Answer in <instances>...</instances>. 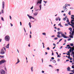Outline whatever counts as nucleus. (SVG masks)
Returning <instances> with one entry per match:
<instances>
[{"label":"nucleus","mask_w":74,"mask_h":74,"mask_svg":"<svg viewBox=\"0 0 74 74\" xmlns=\"http://www.w3.org/2000/svg\"><path fill=\"white\" fill-rule=\"evenodd\" d=\"M4 39L6 41H7V42H9V41H10V37L8 35H6L5 36Z\"/></svg>","instance_id":"1"},{"label":"nucleus","mask_w":74,"mask_h":74,"mask_svg":"<svg viewBox=\"0 0 74 74\" xmlns=\"http://www.w3.org/2000/svg\"><path fill=\"white\" fill-rule=\"evenodd\" d=\"M4 6H5V4L4 3V1L2 2V9L1 10V12L2 14H4Z\"/></svg>","instance_id":"2"},{"label":"nucleus","mask_w":74,"mask_h":74,"mask_svg":"<svg viewBox=\"0 0 74 74\" xmlns=\"http://www.w3.org/2000/svg\"><path fill=\"white\" fill-rule=\"evenodd\" d=\"M42 2V0H38L37 1V3H36V5H38V4H41Z\"/></svg>","instance_id":"3"},{"label":"nucleus","mask_w":74,"mask_h":74,"mask_svg":"<svg viewBox=\"0 0 74 74\" xmlns=\"http://www.w3.org/2000/svg\"><path fill=\"white\" fill-rule=\"evenodd\" d=\"M42 7V5L41 4H40V5L39 6V7L40 8V9H36L35 10L36 12H37V11H41V7Z\"/></svg>","instance_id":"4"},{"label":"nucleus","mask_w":74,"mask_h":74,"mask_svg":"<svg viewBox=\"0 0 74 74\" xmlns=\"http://www.w3.org/2000/svg\"><path fill=\"white\" fill-rule=\"evenodd\" d=\"M61 33V32H60V31L58 32H57L58 35L57 36V37H58V38H61V36H60V34Z\"/></svg>","instance_id":"5"},{"label":"nucleus","mask_w":74,"mask_h":74,"mask_svg":"<svg viewBox=\"0 0 74 74\" xmlns=\"http://www.w3.org/2000/svg\"><path fill=\"white\" fill-rule=\"evenodd\" d=\"M5 62H6V61L5 60H3L0 61V64H1L2 63H4Z\"/></svg>","instance_id":"6"},{"label":"nucleus","mask_w":74,"mask_h":74,"mask_svg":"<svg viewBox=\"0 0 74 74\" xmlns=\"http://www.w3.org/2000/svg\"><path fill=\"white\" fill-rule=\"evenodd\" d=\"M1 74H5V71L3 69H1Z\"/></svg>","instance_id":"7"},{"label":"nucleus","mask_w":74,"mask_h":74,"mask_svg":"<svg viewBox=\"0 0 74 74\" xmlns=\"http://www.w3.org/2000/svg\"><path fill=\"white\" fill-rule=\"evenodd\" d=\"M0 53L1 55H4L5 53V52L4 51L3 49H2L1 50Z\"/></svg>","instance_id":"8"},{"label":"nucleus","mask_w":74,"mask_h":74,"mask_svg":"<svg viewBox=\"0 0 74 74\" xmlns=\"http://www.w3.org/2000/svg\"><path fill=\"white\" fill-rule=\"evenodd\" d=\"M61 36H61L62 37H63V38H67V37H64V36H66V35H64L63 33H62V32H61Z\"/></svg>","instance_id":"9"},{"label":"nucleus","mask_w":74,"mask_h":74,"mask_svg":"<svg viewBox=\"0 0 74 74\" xmlns=\"http://www.w3.org/2000/svg\"><path fill=\"white\" fill-rule=\"evenodd\" d=\"M38 11L35 12L34 13H33V15L34 16H37V15H38Z\"/></svg>","instance_id":"10"},{"label":"nucleus","mask_w":74,"mask_h":74,"mask_svg":"<svg viewBox=\"0 0 74 74\" xmlns=\"http://www.w3.org/2000/svg\"><path fill=\"white\" fill-rule=\"evenodd\" d=\"M27 16H28V17L30 19H32V18H33V17L32 16H30L29 14H27Z\"/></svg>","instance_id":"11"},{"label":"nucleus","mask_w":74,"mask_h":74,"mask_svg":"<svg viewBox=\"0 0 74 74\" xmlns=\"http://www.w3.org/2000/svg\"><path fill=\"white\" fill-rule=\"evenodd\" d=\"M72 24H69L70 26H73L74 25V23L73 22L71 23Z\"/></svg>","instance_id":"12"},{"label":"nucleus","mask_w":74,"mask_h":74,"mask_svg":"<svg viewBox=\"0 0 74 74\" xmlns=\"http://www.w3.org/2000/svg\"><path fill=\"white\" fill-rule=\"evenodd\" d=\"M9 46H10V43H9L5 47L6 48H9Z\"/></svg>","instance_id":"13"},{"label":"nucleus","mask_w":74,"mask_h":74,"mask_svg":"<svg viewBox=\"0 0 74 74\" xmlns=\"http://www.w3.org/2000/svg\"><path fill=\"white\" fill-rule=\"evenodd\" d=\"M19 62H20V61L19 60V59L18 58L17 62L16 63V64H18V63H19Z\"/></svg>","instance_id":"14"},{"label":"nucleus","mask_w":74,"mask_h":74,"mask_svg":"<svg viewBox=\"0 0 74 74\" xmlns=\"http://www.w3.org/2000/svg\"><path fill=\"white\" fill-rule=\"evenodd\" d=\"M67 69L68 71H70V67H68V68H67Z\"/></svg>","instance_id":"15"},{"label":"nucleus","mask_w":74,"mask_h":74,"mask_svg":"<svg viewBox=\"0 0 74 74\" xmlns=\"http://www.w3.org/2000/svg\"><path fill=\"white\" fill-rule=\"evenodd\" d=\"M31 72H33V67L32 66L31 68Z\"/></svg>","instance_id":"16"},{"label":"nucleus","mask_w":74,"mask_h":74,"mask_svg":"<svg viewBox=\"0 0 74 74\" xmlns=\"http://www.w3.org/2000/svg\"><path fill=\"white\" fill-rule=\"evenodd\" d=\"M29 26L30 28H31V27H32V25H31V23H30V22L29 23Z\"/></svg>","instance_id":"17"},{"label":"nucleus","mask_w":74,"mask_h":74,"mask_svg":"<svg viewBox=\"0 0 74 74\" xmlns=\"http://www.w3.org/2000/svg\"><path fill=\"white\" fill-rule=\"evenodd\" d=\"M69 29L70 30V32H72V28H71V27H69Z\"/></svg>","instance_id":"18"},{"label":"nucleus","mask_w":74,"mask_h":74,"mask_svg":"<svg viewBox=\"0 0 74 74\" xmlns=\"http://www.w3.org/2000/svg\"><path fill=\"white\" fill-rule=\"evenodd\" d=\"M72 34H71V36H73L74 35V31H72Z\"/></svg>","instance_id":"19"},{"label":"nucleus","mask_w":74,"mask_h":74,"mask_svg":"<svg viewBox=\"0 0 74 74\" xmlns=\"http://www.w3.org/2000/svg\"><path fill=\"white\" fill-rule=\"evenodd\" d=\"M61 23H60L58 25L59 26H60V27H63V26H62L61 24Z\"/></svg>","instance_id":"20"},{"label":"nucleus","mask_w":74,"mask_h":74,"mask_svg":"<svg viewBox=\"0 0 74 74\" xmlns=\"http://www.w3.org/2000/svg\"><path fill=\"white\" fill-rule=\"evenodd\" d=\"M73 36V35H70L69 36L70 37V38H73V36Z\"/></svg>","instance_id":"21"},{"label":"nucleus","mask_w":74,"mask_h":74,"mask_svg":"<svg viewBox=\"0 0 74 74\" xmlns=\"http://www.w3.org/2000/svg\"><path fill=\"white\" fill-rule=\"evenodd\" d=\"M70 45H71V46L72 47H73V46H74V44L73 43H71L70 44Z\"/></svg>","instance_id":"22"},{"label":"nucleus","mask_w":74,"mask_h":74,"mask_svg":"<svg viewBox=\"0 0 74 74\" xmlns=\"http://www.w3.org/2000/svg\"><path fill=\"white\" fill-rule=\"evenodd\" d=\"M43 2H44V3H45V4H47V3L48 2V1H44Z\"/></svg>","instance_id":"23"},{"label":"nucleus","mask_w":74,"mask_h":74,"mask_svg":"<svg viewBox=\"0 0 74 74\" xmlns=\"http://www.w3.org/2000/svg\"><path fill=\"white\" fill-rule=\"evenodd\" d=\"M66 54H67V55H68L69 56H70V53H66Z\"/></svg>","instance_id":"24"},{"label":"nucleus","mask_w":74,"mask_h":74,"mask_svg":"<svg viewBox=\"0 0 74 74\" xmlns=\"http://www.w3.org/2000/svg\"><path fill=\"white\" fill-rule=\"evenodd\" d=\"M58 38L57 37H56V38H54V40H58Z\"/></svg>","instance_id":"25"},{"label":"nucleus","mask_w":74,"mask_h":74,"mask_svg":"<svg viewBox=\"0 0 74 74\" xmlns=\"http://www.w3.org/2000/svg\"><path fill=\"white\" fill-rule=\"evenodd\" d=\"M42 34H43V35H44V36H45V35H46V33L45 32L43 33H42Z\"/></svg>","instance_id":"26"},{"label":"nucleus","mask_w":74,"mask_h":74,"mask_svg":"<svg viewBox=\"0 0 74 74\" xmlns=\"http://www.w3.org/2000/svg\"><path fill=\"white\" fill-rule=\"evenodd\" d=\"M68 14H69V15H71V11H69V12L68 13Z\"/></svg>","instance_id":"27"},{"label":"nucleus","mask_w":74,"mask_h":74,"mask_svg":"<svg viewBox=\"0 0 74 74\" xmlns=\"http://www.w3.org/2000/svg\"><path fill=\"white\" fill-rule=\"evenodd\" d=\"M74 20L72 19L71 20V23L73 22H74Z\"/></svg>","instance_id":"28"},{"label":"nucleus","mask_w":74,"mask_h":74,"mask_svg":"<svg viewBox=\"0 0 74 74\" xmlns=\"http://www.w3.org/2000/svg\"><path fill=\"white\" fill-rule=\"evenodd\" d=\"M42 44H43V48H45V47H44V42H42Z\"/></svg>","instance_id":"29"},{"label":"nucleus","mask_w":74,"mask_h":74,"mask_svg":"<svg viewBox=\"0 0 74 74\" xmlns=\"http://www.w3.org/2000/svg\"><path fill=\"white\" fill-rule=\"evenodd\" d=\"M59 19V17H58L57 18H56V21H58V20Z\"/></svg>","instance_id":"30"},{"label":"nucleus","mask_w":74,"mask_h":74,"mask_svg":"<svg viewBox=\"0 0 74 74\" xmlns=\"http://www.w3.org/2000/svg\"><path fill=\"white\" fill-rule=\"evenodd\" d=\"M53 62L54 63H56V61H55V60H53Z\"/></svg>","instance_id":"31"},{"label":"nucleus","mask_w":74,"mask_h":74,"mask_svg":"<svg viewBox=\"0 0 74 74\" xmlns=\"http://www.w3.org/2000/svg\"><path fill=\"white\" fill-rule=\"evenodd\" d=\"M64 11H67V9H65L64 10Z\"/></svg>","instance_id":"32"},{"label":"nucleus","mask_w":74,"mask_h":74,"mask_svg":"<svg viewBox=\"0 0 74 74\" xmlns=\"http://www.w3.org/2000/svg\"><path fill=\"white\" fill-rule=\"evenodd\" d=\"M3 49L5 51H6V49L5 47H3Z\"/></svg>","instance_id":"33"},{"label":"nucleus","mask_w":74,"mask_h":74,"mask_svg":"<svg viewBox=\"0 0 74 74\" xmlns=\"http://www.w3.org/2000/svg\"><path fill=\"white\" fill-rule=\"evenodd\" d=\"M1 19L2 21H4V18H3V17H1Z\"/></svg>","instance_id":"34"},{"label":"nucleus","mask_w":74,"mask_h":74,"mask_svg":"<svg viewBox=\"0 0 74 74\" xmlns=\"http://www.w3.org/2000/svg\"><path fill=\"white\" fill-rule=\"evenodd\" d=\"M46 49H47V50H49V49H49V47H48Z\"/></svg>","instance_id":"35"},{"label":"nucleus","mask_w":74,"mask_h":74,"mask_svg":"<svg viewBox=\"0 0 74 74\" xmlns=\"http://www.w3.org/2000/svg\"><path fill=\"white\" fill-rule=\"evenodd\" d=\"M72 49L71 48V47L69 46V47L68 48V49Z\"/></svg>","instance_id":"36"},{"label":"nucleus","mask_w":74,"mask_h":74,"mask_svg":"<svg viewBox=\"0 0 74 74\" xmlns=\"http://www.w3.org/2000/svg\"><path fill=\"white\" fill-rule=\"evenodd\" d=\"M67 19L68 20H66V22H69V18H67Z\"/></svg>","instance_id":"37"},{"label":"nucleus","mask_w":74,"mask_h":74,"mask_svg":"<svg viewBox=\"0 0 74 74\" xmlns=\"http://www.w3.org/2000/svg\"><path fill=\"white\" fill-rule=\"evenodd\" d=\"M63 20L64 21H66V18H63Z\"/></svg>","instance_id":"38"},{"label":"nucleus","mask_w":74,"mask_h":74,"mask_svg":"<svg viewBox=\"0 0 74 74\" xmlns=\"http://www.w3.org/2000/svg\"><path fill=\"white\" fill-rule=\"evenodd\" d=\"M67 6H68V5H67V4H66L65 5V7H67Z\"/></svg>","instance_id":"39"},{"label":"nucleus","mask_w":74,"mask_h":74,"mask_svg":"<svg viewBox=\"0 0 74 74\" xmlns=\"http://www.w3.org/2000/svg\"><path fill=\"white\" fill-rule=\"evenodd\" d=\"M57 58H60V56H59V55L58 54L57 56Z\"/></svg>","instance_id":"40"},{"label":"nucleus","mask_w":74,"mask_h":74,"mask_svg":"<svg viewBox=\"0 0 74 74\" xmlns=\"http://www.w3.org/2000/svg\"><path fill=\"white\" fill-rule=\"evenodd\" d=\"M55 36L54 35L52 36H51V37L53 38V37H55Z\"/></svg>","instance_id":"41"},{"label":"nucleus","mask_w":74,"mask_h":74,"mask_svg":"<svg viewBox=\"0 0 74 74\" xmlns=\"http://www.w3.org/2000/svg\"><path fill=\"white\" fill-rule=\"evenodd\" d=\"M51 59L52 60H54V58L53 57H52L51 58Z\"/></svg>","instance_id":"42"},{"label":"nucleus","mask_w":74,"mask_h":74,"mask_svg":"<svg viewBox=\"0 0 74 74\" xmlns=\"http://www.w3.org/2000/svg\"><path fill=\"white\" fill-rule=\"evenodd\" d=\"M65 26H69V25H68L67 24H65Z\"/></svg>","instance_id":"43"},{"label":"nucleus","mask_w":74,"mask_h":74,"mask_svg":"<svg viewBox=\"0 0 74 74\" xmlns=\"http://www.w3.org/2000/svg\"><path fill=\"white\" fill-rule=\"evenodd\" d=\"M72 69H74V65H73L72 66Z\"/></svg>","instance_id":"44"},{"label":"nucleus","mask_w":74,"mask_h":74,"mask_svg":"<svg viewBox=\"0 0 74 74\" xmlns=\"http://www.w3.org/2000/svg\"><path fill=\"white\" fill-rule=\"evenodd\" d=\"M57 30L58 31H59V30H60V28H58Z\"/></svg>","instance_id":"45"},{"label":"nucleus","mask_w":74,"mask_h":74,"mask_svg":"<svg viewBox=\"0 0 74 74\" xmlns=\"http://www.w3.org/2000/svg\"><path fill=\"white\" fill-rule=\"evenodd\" d=\"M70 40H71V38H69L68 39V41H70Z\"/></svg>","instance_id":"46"},{"label":"nucleus","mask_w":74,"mask_h":74,"mask_svg":"<svg viewBox=\"0 0 74 74\" xmlns=\"http://www.w3.org/2000/svg\"><path fill=\"white\" fill-rule=\"evenodd\" d=\"M60 60V59L58 58V62H59Z\"/></svg>","instance_id":"47"},{"label":"nucleus","mask_w":74,"mask_h":74,"mask_svg":"<svg viewBox=\"0 0 74 74\" xmlns=\"http://www.w3.org/2000/svg\"><path fill=\"white\" fill-rule=\"evenodd\" d=\"M62 48H63V46H61V47H60V49H62Z\"/></svg>","instance_id":"48"},{"label":"nucleus","mask_w":74,"mask_h":74,"mask_svg":"<svg viewBox=\"0 0 74 74\" xmlns=\"http://www.w3.org/2000/svg\"><path fill=\"white\" fill-rule=\"evenodd\" d=\"M69 51L70 53L71 52H72V51L70 49L69 50Z\"/></svg>","instance_id":"49"},{"label":"nucleus","mask_w":74,"mask_h":74,"mask_svg":"<svg viewBox=\"0 0 74 74\" xmlns=\"http://www.w3.org/2000/svg\"><path fill=\"white\" fill-rule=\"evenodd\" d=\"M49 67H53V66H52L51 65H49Z\"/></svg>","instance_id":"50"},{"label":"nucleus","mask_w":74,"mask_h":74,"mask_svg":"<svg viewBox=\"0 0 74 74\" xmlns=\"http://www.w3.org/2000/svg\"><path fill=\"white\" fill-rule=\"evenodd\" d=\"M71 19H74V17H71Z\"/></svg>","instance_id":"51"},{"label":"nucleus","mask_w":74,"mask_h":74,"mask_svg":"<svg viewBox=\"0 0 74 74\" xmlns=\"http://www.w3.org/2000/svg\"><path fill=\"white\" fill-rule=\"evenodd\" d=\"M0 57L1 58H4V56H0Z\"/></svg>","instance_id":"52"},{"label":"nucleus","mask_w":74,"mask_h":74,"mask_svg":"<svg viewBox=\"0 0 74 74\" xmlns=\"http://www.w3.org/2000/svg\"><path fill=\"white\" fill-rule=\"evenodd\" d=\"M53 45H54V46H56V45L55 43H53Z\"/></svg>","instance_id":"53"},{"label":"nucleus","mask_w":74,"mask_h":74,"mask_svg":"<svg viewBox=\"0 0 74 74\" xmlns=\"http://www.w3.org/2000/svg\"><path fill=\"white\" fill-rule=\"evenodd\" d=\"M33 6H32L31 8H30V10H32V9H33Z\"/></svg>","instance_id":"54"},{"label":"nucleus","mask_w":74,"mask_h":74,"mask_svg":"<svg viewBox=\"0 0 74 74\" xmlns=\"http://www.w3.org/2000/svg\"><path fill=\"white\" fill-rule=\"evenodd\" d=\"M29 37L30 38H32V35H29Z\"/></svg>","instance_id":"55"},{"label":"nucleus","mask_w":74,"mask_h":74,"mask_svg":"<svg viewBox=\"0 0 74 74\" xmlns=\"http://www.w3.org/2000/svg\"><path fill=\"white\" fill-rule=\"evenodd\" d=\"M62 40H63V39H60V40H59V42H60V41H61Z\"/></svg>","instance_id":"56"},{"label":"nucleus","mask_w":74,"mask_h":74,"mask_svg":"<svg viewBox=\"0 0 74 74\" xmlns=\"http://www.w3.org/2000/svg\"><path fill=\"white\" fill-rule=\"evenodd\" d=\"M20 25L22 26V22H20Z\"/></svg>","instance_id":"57"},{"label":"nucleus","mask_w":74,"mask_h":74,"mask_svg":"<svg viewBox=\"0 0 74 74\" xmlns=\"http://www.w3.org/2000/svg\"><path fill=\"white\" fill-rule=\"evenodd\" d=\"M66 8V6H64L63 7V8Z\"/></svg>","instance_id":"58"},{"label":"nucleus","mask_w":74,"mask_h":74,"mask_svg":"<svg viewBox=\"0 0 74 74\" xmlns=\"http://www.w3.org/2000/svg\"><path fill=\"white\" fill-rule=\"evenodd\" d=\"M10 25H11V26H13V25H12V23H10Z\"/></svg>","instance_id":"59"},{"label":"nucleus","mask_w":74,"mask_h":74,"mask_svg":"<svg viewBox=\"0 0 74 74\" xmlns=\"http://www.w3.org/2000/svg\"><path fill=\"white\" fill-rule=\"evenodd\" d=\"M71 17H74V16L73 15H71Z\"/></svg>","instance_id":"60"},{"label":"nucleus","mask_w":74,"mask_h":74,"mask_svg":"<svg viewBox=\"0 0 74 74\" xmlns=\"http://www.w3.org/2000/svg\"><path fill=\"white\" fill-rule=\"evenodd\" d=\"M69 60H66V62H69Z\"/></svg>","instance_id":"61"},{"label":"nucleus","mask_w":74,"mask_h":74,"mask_svg":"<svg viewBox=\"0 0 74 74\" xmlns=\"http://www.w3.org/2000/svg\"><path fill=\"white\" fill-rule=\"evenodd\" d=\"M72 55H74V52H72Z\"/></svg>","instance_id":"62"},{"label":"nucleus","mask_w":74,"mask_h":74,"mask_svg":"<svg viewBox=\"0 0 74 74\" xmlns=\"http://www.w3.org/2000/svg\"><path fill=\"white\" fill-rule=\"evenodd\" d=\"M42 73H44V71H42Z\"/></svg>","instance_id":"63"},{"label":"nucleus","mask_w":74,"mask_h":74,"mask_svg":"<svg viewBox=\"0 0 74 74\" xmlns=\"http://www.w3.org/2000/svg\"><path fill=\"white\" fill-rule=\"evenodd\" d=\"M69 74H74V73H69Z\"/></svg>","instance_id":"64"}]
</instances>
